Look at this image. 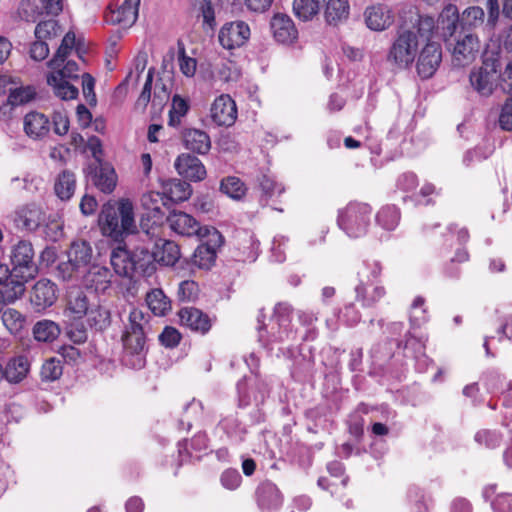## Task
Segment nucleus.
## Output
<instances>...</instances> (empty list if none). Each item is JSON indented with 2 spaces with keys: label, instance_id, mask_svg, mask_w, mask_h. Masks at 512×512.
<instances>
[{
  "label": "nucleus",
  "instance_id": "obj_1",
  "mask_svg": "<svg viewBox=\"0 0 512 512\" xmlns=\"http://www.w3.org/2000/svg\"><path fill=\"white\" fill-rule=\"evenodd\" d=\"M151 330L150 315L133 308L128 316V324L122 334L123 356L125 366L142 369L146 364V336Z\"/></svg>",
  "mask_w": 512,
  "mask_h": 512
},
{
  "label": "nucleus",
  "instance_id": "obj_2",
  "mask_svg": "<svg viewBox=\"0 0 512 512\" xmlns=\"http://www.w3.org/2000/svg\"><path fill=\"white\" fill-rule=\"evenodd\" d=\"M102 234L114 242L124 241L128 236L138 234L131 200L122 198L103 204L98 216Z\"/></svg>",
  "mask_w": 512,
  "mask_h": 512
},
{
  "label": "nucleus",
  "instance_id": "obj_3",
  "mask_svg": "<svg viewBox=\"0 0 512 512\" xmlns=\"http://www.w3.org/2000/svg\"><path fill=\"white\" fill-rule=\"evenodd\" d=\"M10 264L14 283L22 284L34 279L38 274L33 245L28 240H19L10 250Z\"/></svg>",
  "mask_w": 512,
  "mask_h": 512
},
{
  "label": "nucleus",
  "instance_id": "obj_4",
  "mask_svg": "<svg viewBox=\"0 0 512 512\" xmlns=\"http://www.w3.org/2000/svg\"><path fill=\"white\" fill-rule=\"evenodd\" d=\"M418 46L416 33L408 29L399 31L387 52V63L400 70L411 68L418 53Z\"/></svg>",
  "mask_w": 512,
  "mask_h": 512
},
{
  "label": "nucleus",
  "instance_id": "obj_5",
  "mask_svg": "<svg viewBox=\"0 0 512 512\" xmlns=\"http://www.w3.org/2000/svg\"><path fill=\"white\" fill-rule=\"evenodd\" d=\"M372 208L366 203L350 202L339 210L337 224L349 237L365 235L371 222Z\"/></svg>",
  "mask_w": 512,
  "mask_h": 512
},
{
  "label": "nucleus",
  "instance_id": "obj_6",
  "mask_svg": "<svg viewBox=\"0 0 512 512\" xmlns=\"http://www.w3.org/2000/svg\"><path fill=\"white\" fill-rule=\"evenodd\" d=\"M292 307L290 304L286 302L278 303L274 308L273 319L276 321L278 325V332L268 333L266 331V326L264 324L265 314L264 309L259 310V314L257 317L258 322V339L263 345H267L272 341H284L285 339H289L293 331L291 329V313Z\"/></svg>",
  "mask_w": 512,
  "mask_h": 512
},
{
  "label": "nucleus",
  "instance_id": "obj_7",
  "mask_svg": "<svg viewBox=\"0 0 512 512\" xmlns=\"http://www.w3.org/2000/svg\"><path fill=\"white\" fill-rule=\"evenodd\" d=\"M141 242L148 240L154 250L156 262L163 266H174L181 257L180 247L174 241L158 238L154 231L142 230L139 233Z\"/></svg>",
  "mask_w": 512,
  "mask_h": 512
},
{
  "label": "nucleus",
  "instance_id": "obj_8",
  "mask_svg": "<svg viewBox=\"0 0 512 512\" xmlns=\"http://www.w3.org/2000/svg\"><path fill=\"white\" fill-rule=\"evenodd\" d=\"M237 391L238 408L244 409L254 404L259 409L270 395L271 384L266 379L256 376L250 386H247L246 383L238 382Z\"/></svg>",
  "mask_w": 512,
  "mask_h": 512
},
{
  "label": "nucleus",
  "instance_id": "obj_9",
  "mask_svg": "<svg viewBox=\"0 0 512 512\" xmlns=\"http://www.w3.org/2000/svg\"><path fill=\"white\" fill-rule=\"evenodd\" d=\"M251 35L249 25L242 20L225 23L218 34L220 45L227 50L240 48L247 43Z\"/></svg>",
  "mask_w": 512,
  "mask_h": 512
},
{
  "label": "nucleus",
  "instance_id": "obj_10",
  "mask_svg": "<svg viewBox=\"0 0 512 512\" xmlns=\"http://www.w3.org/2000/svg\"><path fill=\"white\" fill-rule=\"evenodd\" d=\"M452 56L456 66L463 67L475 59L479 51V41L472 32H459L458 38L452 39Z\"/></svg>",
  "mask_w": 512,
  "mask_h": 512
},
{
  "label": "nucleus",
  "instance_id": "obj_11",
  "mask_svg": "<svg viewBox=\"0 0 512 512\" xmlns=\"http://www.w3.org/2000/svg\"><path fill=\"white\" fill-rule=\"evenodd\" d=\"M84 173L101 192L109 194L114 191L117 175L109 163H90L84 168Z\"/></svg>",
  "mask_w": 512,
  "mask_h": 512
},
{
  "label": "nucleus",
  "instance_id": "obj_12",
  "mask_svg": "<svg viewBox=\"0 0 512 512\" xmlns=\"http://www.w3.org/2000/svg\"><path fill=\"white\" fill-rule=\"evenodd\" d=\"M442 61L441 45L428 42L419 52L416 70L421 79L431 78L438 70Z\"/></svg>",
  "mask_w": 512,
  "mask_h": 512
},
{
  "label": "nucleus",
  "instance_id": "obj_13",
  "mask_svg": "<svg viewBox=\"0 0 512 512\" xmlns=\"http://www.w3.org/2000/svg\"><path fill=\"white\" fill-rule=\"evenodd\" d=\"M57 298V285L49 279L42 278L33 285L29 299L35 312H44L55 304Z\"/></svg>",
  "mask_w": 512,
  "mask_h": 512
},
{
  "label": "nucleus",
  "instance_id": "obj_14",
  "mask_svg": "<svg viewBox=\"0 0 512 512\" xmlns=\"http://www.w3.org/2000/svg\"><path fill=\"white\" fill-rule=\"evenodd\" d=\"M437 28L446 46L450 48L452 46V39L461 31V17L456 5L447 4L442 9L437 20Z\"/></svg>",
  "mask_w": 512,
  "mask_h": 512
},
{
  "label": "nucleus",
  "instance_id": "obj_15",
  "mask_svg": "<svg viewBox=\"0 0 512 512\" xmlns=\"http://www.w3.org/2000/svg\"><path fill=\"white\" fill-rule=\"evenodd\" d=\"M181 326L200 335H206L212 328L215 318L196 307H183L178 311Z\"/></svg>",
  "mask_w": 512,
  "mask_h": 512
},
{
  "label": "nucleus",
  "instance_id": "obj_16",
  "mask_svg": "<svg viewBox=\"0 0 512 512\" xmlns=\"http://www.w3.org/2000/svg\"><path fill=\"white\" fill-rule=\"evenodd\" d=\"M255 500L262 512H273L282 506L283 495L276 484L270 480H264L255 490Z\"/></svg>",
  "mask_w": 512,
  "mask_h": 512
},
{
  "label": "nucleus",
  "instance_id": "obj_17",
  "mask_svg": "<svg viewBox=\"0 0 512 512\" xmlns=\"http://www.w3.org/2000/svg\"><path fill=\"white\" fill-rule=\"evenodd\" d=\"M211 118L218 126H231L237 119L235 101L226 94L217 97L211 107Z\"/></svg>",
  "mask_w": 512,
  "mask_h": 512
},
{
  "label": "nucleus",
  "instance_id": "obj_18",
  "mask_svg": "<svg viewBox=\"0 0 512 512\" xmlns=\"http://www.w3.org/2000/svg\"><path fill=\"white\" fill-rule=\"evenodd\" d=\"M115 243L116 246L113 247L110 255L111 265L119 276L132 278L136 274L132 252L127 249L125 240Z\"/></svg>",
  "mask_w": 512,
  "mask_h": 512
},
{
  "label": "nucleus",
  "instance_id": "obj_19",
  "mask_svg": "<svg viewBox=\"0 0 512 512\" xmlns=\"http://www.w3.org/2000/svg\"><path fill=\"white\" fill-rule=\"evenodd\" d=\"M174 167L183 178L198 182L206 177V168L201 160L189 153L180 154L174 163Z\"/></svg>",
  "mask_w": 512,
  "mask_h": 512
},
{
  "label": "nucleus",
  "instance_id": "obj_20",
  "mask_svg": "<svg viewBox=\"0 0 512 512\" xmlns=\"http://www.w3.org/2000/svg\"><path fill=\"white\" fill-rule=\"evenodd\" d=\"M13 222L21 231H35L43 220V212L36 204H28L18 208L13 216Z\"/></svg>",
  "mask_w": 512,
  "mask_h": 512
},
{
  "label": "nucleus",
  "instance_id": "obj_21",
  "mask_svg": "<svg viewBox=\"0 0 512 512\" xmlns=\"http://www.w3.org/2000/svg\"><path fill=\"white\" fill-rule=\"evenodd\" d=\"M270 28L275 40L282 44H291L298 37L294 22L286 14H275L270 21Z\"/></svg>",
  "mask_w": 512,
  "mask_h": 512
},
{
  "label": "nucleus",
  "instance_id": "obj_22",
  "mask_svg": "<svg viewBox=\"0 0 512 512\" xmlns=\"http://www.w3.org/2000/svg\"><path fill=\"white\" fill-rule=\"evenodd\" d=\"M23 127L29 138L40 140L48 136L51 130V121L44 113L31 111L25 115Z\"/></svg>",
  "mask_w": 512,
  "mask_h": 512
},
{
  "label": "nucleus",
  "instance_id": "obj_23",
  "mask_svg": "<svg viewBox=\"0 0 512 512\" xmlns=\"http://www.w3.org/2000/svg\"><path fill=\"white\" fill-rule=\"evenodd\" d=\"M166 221L171 230L181 236H197L202 226L191 215L182 211H172L167 216Z\"/></svg>",
  "mask_w": 512,
  "mask_h": 512
},
{
  "label": "nucleus",
  "instance_id": "obj_24",
  "mask_svg": "<svg viewBox=\"0 0 512 512\" xmlns=\"http://www.w3.org/2000/svg\"><path fill=\"white\" fill-rule=\"evenodd\" d=\"M394 346H396V342L394 343L393 340L386 339L372 348L371 357L373 364L379 367L384 373H391L393 377L400 379L401 371L393 372L391 369L390 362L394 356Z\"/></svg>",
  "mask_w": 512,
  "mask_h": 512
},
{
  "label": "nucleus",
  "instance_id": "obj_25",
  "mask_svg": "<svg viewBox=\"0 0 512 512\" xmlns=\"http://www.w3.org/2000/svg\"><path fill=\"white\" fill-rule=\"evenodd\" d=\"M111 271L100 265H92L83 276V285L95 293H105L111 286Z\"/></svg>",
  "mask_w": 512,
  "mask_h": 512
},
{
  "label": "nucleus",
  "instance_id": "obj_26",
  "mask_svg": "<svg viewBox=\"0 0 512 512\" xmlns=\"http://www.w3.org/2000/svg\"><path fill=\"white\" fill-rule=\"evenodd\" d=\"M364 17L367 27L374 31H383L393 23L391 10L383 4L367 7Z\"/></svg>",
  "mask_w": 512,
  "mask_h": 512
},
{
  "label": "nucleus",
  "instance_id": "obj_27",
  "mask_svg": "<svg viewBox=\"0 0 512 512\" xmlns=\"http://www.w3.org/2000/svg\"><path fill=\"white\" fill-rule=\"evenodd\" d=\"M184 147L200 155H206L211 149V139L207 132L195 129L185 128L182 131Z\"/></svg>",
  "mask_w": 512,
  "mask_h": 512
},
{
  "label": "nucleus",
  "instance_id": "obj_28",
  "mask_svg": "<svg viewBox=\"0 0 512 512\" xmlns=\"http://www.w3.org/2000/svg\"><path fill=\"white\" fill-rule=\"evenodd\" d=\"M350 15L348 0H328L324 10V18L328 25L338 26L346 22Z\"/></svg>",
  "mask_w": 512,
  "mask_h": 512
},
{
  "label": "nucleus",
  "instance_id": "obj_29",
  "mask_svg": "<svg viewBox=\"0 0 512 512\" xmlns=\"http://www.w3.org/2000/svg\"><path fill=\"white\" fill-rule=\"evenodd\" d=\"M97 300L95 295L88 296L81 290L72 291L68 296L67 306L75 319L81 320L91 309L92 305Z\"/></svg>",
  "mask_w": 512,
  "mask_h": 512
},
{
  "label": "nucleus",
  "instance_id": "obj_30",
  "mask_svg": "<svg viewBox=\"0 0 512 512\" xmlns=\"http://www.w3.org/2000/svg\"><path fill=\"white\" fill-rule=\"evenodd\" d=\"M62 333V327L50 319L37 321L32 328L34 339L40 343H52Z\"/></svg>",
  "mask_w": 512,
  "mask_h": 512
},
{
  "label": "nucleus",
  "instance_id": "obj_31",
  "mask_svg": "<svg viewBox=\"0 0 512 512\" xmlns=\"http://www.w3.org/2000/svg\"><path fill=\"white\" fill-rule=\"evenodd\" d=\"M140 0H124L116 11L112 12L111 22L123 26L133 25L138 17Z\"/></svg>",
  "mask_w": 512,
  "mask_h": 512
},
{
  "label": "nucleus",
  "instance_id": "obj_32",
  "mask_svg": "<svg viewBox=\"0 0 512 512\" xmlns=\"http://www.w3.org/2000/svg\"><path fill=\"white\" fill-rule=\"evenodd\" d=\"M85 316L90 328L98 332L108 329L112 322L110 310L100 305L98 299Z\"/></svg>",
  "mask_w": 512,
  "mask_h": 512
},
{
  "label": "nucleus",
  "instance_id": "obj_33",
  "mask_svg": "<svg viewBox=\"0 0 512 512\" xmlns=\"http://www.w3.org/2000/svg\"><path fill=\"white\" fill-rule=\"evenodd\" d=\"M30 363L25 356H17L10 359L3 369V378L9 383L21 382L29 372Z\"/></svg>",
  "mask_w": 512,
  "mask_h": 512
},
{
  "label": "nucleus",
  "instance_id": "obj_34",
  "mask_svg": "<svg viewBox=\"0 0 512 512\" xmlns=\"http://www.w3.org/2000/svg\"><path fill=\"white\" fill-rule=\"evenodd\" d=\"M163 189V195L174 203L187 200L192 193L191 185L180 179H169L164 183Z\"/></svg>",
  "mask_w": 512,
  "mask_h": 512
},
{
  "label": "nucleus",
  "instance_id": "obj_35",
  "mask_svg": "<svg viewBox=\"0 0 512 512\" xmlns=\"http://www.w3.org/2000/svg\"><path fill=\"white\" fill-rule=\"evenodd\" d=\"M134 263L136 264L135 273L144 274L156 262L154 250L148 240L143 242L142 246H138L132 252Z\"/></svg>",
  "mask_w": 512,
  "mask_h": 512
},
{
  "label": "nucleus",
  "instance_id": "obj_36",
  "mask_svg": "<svg viewBox=\"0 0 512 512\" xmlns=\"http://www.w3.org/2000/svg\"><path fill=\"white\" fill-rule=\"evenodd\" d=\"M76 177L70 170H63L58 174L54 183V192L56 196L63 200H69L75 192Z\"/></svg>",
  "mask_w": 512,
  "mask_h": 512
},
{
  "label": "nucleus",
  "instance_id": "obj_37",
  "mask_svg": "<svg viewBox=\"0 0 512 512\" xmlns=\"http://www.w3.org/2000/svg\"><path fill=\"white\" fill-rule=\"evenodd\" d=\"M92 247L89 242L85 240L73 241L70 249L67 252L68 258L77 264L79 269L86 267L90 264L92 259Z\"/></svg>",
  "mask_w": 512,
  "mask_h": 512
},
{
  "label": "nucleus",
  "instance_id": "obj_38",
  "mask_svg": "<svg viewBox=\"0 0 512 512\" xmlns=\"http://www.w3.org/2000/svg\"><path fill=\"white\" fill-rule=\"evenodd\" d=\"M257 187L261 191L259 203L262 207L267 206L269 200L272 199L276 194L281 195L285 191L282 185L275 182V180L267 174H261L258 176Z\"/></svg>",
  "mask_w": 512,
  "mask_h": 512
},
{
  "label": "nucleus",
  "instance_id": "obj_39",
  "mask_svg": "<svg viewBox=\"0 0 512 512\" xmlns=\"http://www.w3.org/2000/svg\"><path fill=\"white\" fill-rule=\"evenodd\" d=\"M469 81L473 89L481 96H490L497 86L498 80L473 69L469 75Z\"/></svg>",
  "mask_w": 512,
  "mask_h": 512
},
{
  "label": "nucleus",
  "instance_id": "obj_40",
  "mask_svg": "<svg viewBox=\"0 0 512 512\" xmlns=\"http://www.w3.org/2000/svg\"><path fill=\"white\" fill-rule=\"evenodd\" d=\"M35 97V90L30 87H20L12 90L7 98V102L0 107V113L6 115L10 113L13 107L28 103Z\"/></svg>",
  "mask_w": 512,
  "mask_h": 512
},
{
  "label": "nucleus",
  "instance_id": "obj_41",
  "mask_svg": "<svg viewBox=\"0 0 512 512\" xmlns=\"http://www.w3.org/2000/svg\"><path fill=\"white\" fill-rule=\"evenodd\" d=\"M369 287L368 283L362 280L355 287L356 299L365 307L374 306L385 295L384 287L374 286L371 291Z\"/></svg>",
  "mask_w": 512,
  "mask_h": 512
},
{
  "label": "nucleus",
  "instance_id": "obj_42",
  "mask_svg": "<svg viewBox=\"0 0 512 512\" xmlns=\"http://www.w3.org/2000/svg\"><path fill=\"white\" fill-rule=\"evenodd\" d=\"M19 15L26 22H37L46 15V6L43 0H23L19 7Z\"/></svg>",
  "mask_w": 512,
  "mask_h": 512
},
{
  "label": "nucleus",
  "instance_id": "obj_43",
  "mask_svg": "<svg viewBox=\"0 0 512 512\" xmlns=\"http://www.w3.org/2000/svg\"><path fill=\"white\" fill-rule=\"evenodd\" d=\"M47 83L53 88L55 95L62 100L76 99L79 94L78 88L72 85L68 79L48 74Z\"/></svg>",
  "mask_w": 512,
  "mask_h": 512
},
{
  "label": "nucleus",
  "instance_id": "obj_44",
  "mask_svg": "<svg viewBox=\"0 0 512 512\" xmlns=\"http://www.w3.org/2000/svg\"><path fill=\"white\" fill-rule=\"evenodd\" d=\"M146 302L154 315L164 316L171 309V301L161 289H154L147 294Z\"/></svg>",
  "mask_w": 512,
  "mask_h": 512
},
{
  "label": "nucleus",
  "instance_id": "obj_45",
  "mask_svg": "<svg viewBox=\"0 0 512 512\" xmlns=\"http://www.w3.org/2000/svg\"><path fill=\"white\" fill-rule=\"evenodd\" d=\"M220 191L234 200L242 199L247 192L245 183L236 176H227L220 182Z\"/></svg>",
  "mask_w": 512,
  "mask_h": 512
},
{
  "label": "nucleus",
  "instance_id": "obj_46",
  "mask_svg": "<svg viewBox=\"0 0 512 512\" xmlns=\"http://www.w3.org/2000/svg\"><path fill=\"white\" fill-rule=\"evenodd\" d=\"M2 322L13 335H21L26 323V317L18 310L7 308L1 315Z\"/></svg>",
  "mask_w": 512,
  "mask_h": 512
},
{
  "label": "nucleus",
  "instance_id": "obj_47",
  "mask_svg": "<svg viewBox=\"0 0 512 512\" xmlns=\"http://www.w3.org/2000/svg\"><path fill=\"white\" fill-rule=\"evenodd\" d=\"M485 13L479 6H471L466 8L461 16V31L471 32L477 26L484 22Z\"/></svg>",
  "mask_w": 512,
  "mask_h": 512
},
{
  "label": "nucleus",
  "instance_id": "obj_48",
  "mask_svg": "<svg viewBox=\"0 0 512 512\" xmlns=\"http://www.w3.org/2000/svg\"><path fill=\"white\" fill-rule=\"evenodd\" d=\"M400 220V211L395 205H387L380 209L376 215V222L383 229L394 230Z\"/></svg>",
  "mask_w": 512,
  "mask_h": 512
},
{
  "label": "nucleus",
  "instance_id": "obj_49",
  "mask_svg": "<svg viewBox=\"0 0 512 512\" xmlns=\"http://www.w3.org/2000/svg\"><path fill=\"white\" fill-rule=\"evenodd\" d=\"M324 0H294L293 10L295 15L304 21L311 20L320 10Z\"/></svg>",
  "mask_w": 512,
  "mask_h": 512
},
{
  "label": "nucleus",
  "instance_id": "obj_50",
  "mask_svg": "<svg viewBox=\"0 0 512 512\" xmlns=\"http://www.w3.org/2000/svg\"><path fill=\"white\" fill-rule=\"evenodd\" d=\"M314 361L311 357H305L301 354L296 356L291 367V376L296 381H304L312 374Z\"/></svg>",
  "mask_w": 512,
  "mask_h": 512
},
{
  "label": "nucleus",
  "instance_id": "obj_51",
  "mask_svg": "<svg viewBox=\"0 0 512 512\" xmlns=\"http://www.w3.org/2000/svg\"><path fill=\"white\" fill-rule=\"evenodd\" d=\"M65 336L74 344H83L88 339V332L81 320L75 319L72 322H65L62 328Z\"/></svg>",
  "mask_w": 512,
  "mask_h": 512
},
{
  "label": "nucleus",
  "instance_id": "obj_52",
  "mask_svg": "<svg viewBox=\"0 0 512 512\" xmlns=\"http://www.w3.org/2000/svg\"><path fill=\"white\" fill-rule=\"evenodd\" d=\"M216 256V250L200 244L195 250L192 260L198 268L209 270L214 265Z\"/></svg>",
  "mask_w": 512,
  "mask_h": 512
},
{
  "label": "nucleus",
  "instance_id": "obj_53",
  "mask_svg": "<svg viewBox=\"0 0 512 512\" xmlns=\"http://www.w3.org/2000/svg\"><path fill=\"white\" fill-rule=\"evenodd\" d=\"M199 16L202 17V28L205 32H214L217 26L215 8L212 0H201L199 2Z\"/></svg>",
  "mask_w": 512,
  "mask_h": 512
},
{
  "label": "nucleus",
  "instance_id": "obj_54",
  "mask_svg": "<svg viewBox=\"0 0 512 512\" xmlns=\"http://www.w3.org/2000/svg\"><path fill=\"white\" fill-rule=\"evenodd\" d=\"M197 237L202 241L201 245L207 246L217 251L224 243V237L213 226H202Z\"/></svg>",
  "mask_w": 512,
  "mask_h": 512
},
{
  "label": "nucleus",
  "instance_id": "obj_55",
  "mask_svg": "<svg viewBox=\"0 0 512 512\" xmlns=\"http://www.w3.org/2000/svg\"><path fill=\"white\" fill-rule=\"evenodd\" d=\"M61 32V26L54 18L40 20L35 27V37L41 40L51 39L58 36Z\"/></svg>",
  "mask_w": 512,
  "mask_h": 512
},
{
  "label": "nucleus",
  "instance_id": "obj_56",
  "mask_svg": "<svg viewBox=\"0 0 512 512\" xmlns=\"http://www.w3.org/2000/svg\"><path fill=\"white\" fill-rule=\"evenodd\" d=\"M9 288L0 289V314L3 313L4 307L8 304H12L18 299L22 298L25 293L26 286H22L19 283H11Z\"/></svg>",
  "mask_w": 512,
  "mask_h": 512
},
{
  "label": "nucleus",
  "instance_id": "obj_57",
  "mask_svg": "<svg viewBox=\"0 0 512 512\" xmlns=\"http://www.w3.org/2000/svg\"><path fill=\"white\" fill-rule=\"evenodd\" d=\"M63 374L62 361L52 357L44 362L41 368V379L46 382L58 380Z\"/></svg>",
  "mask_w": 512,
  "mask_h": 512
},
{
  "label": "nucleus",
  "instance_id": "obj_58",
  "mask_svg": "<svg viewBox=\"0 0 512 512\" xmlns=\"http://www.w3.org/2000/svg\"><path fill=\"white\" fill-rule=\"evenodd\" d=\"M219 425L228 437L234 439L238 443L244 441L247 430L237 419L224 418L220 421Z\"/></svg>",
  "mask_w": 512,
  "mask_h": 512
},
{
  "label": "nucleus",
  "instance_id": "obj_59",
  "mask_svg": "<svg viewBox=\"0 0 512 512\" xmlns=\"http://www.w3.org/2000/svg\"><path fill=\"white\" fill-rule=\"evenodd\" d=\"M189 110V105L186 100L179 95H174L172 98V106L169 111V126L176 127L180 124V119Z\"/></svg>",
  "mask_w": 512,
  "mask_h": 512
},
{
  "label": "nucleus",
  "instance_id": "obj_60",
  "mask_svg": "<svg viewBox=\"0 0 512 512\" xmlns=\"http://www.w3.org/2000/svg\"><path fill=\"white\" fill-rule=\"evenodd\" d=\"M484 385L491 393L502 392L505 386V377L497 369H488L483 374Z\"/></svg>",
  "mask_w": 512,
  "mask_h": 512
},
{
  "label": "nucleus",
  "instance_id": "obj_61",
  "mask_svg": "<svg viewBox=\"0 0 512 512\" xmlns=\"http://www.w3.org/2000/svg\"><path fill=\"white\" fill-rule=\"evenodd\" d=\"M474 440L479 445L494 449L501 444L502 435L495 430L482 429L475 434Z\"/></svg>",
  "mask_w": 512,
  "mask_h": 512
},
{
  "label": "nucleus",
  "instance_id": "obj_62",
  "mask_svg": "<svg viewBox=\"0 0 512 512\" xmlns=\"http://www.w3.org/2000/svg\"><path fill=\"white\" fill-rule=\"evenodd\" d=\"M500 68L501 63L499 56L491 54L484 56L482 65L477 70L499 80L501 76Z\"/></svg>",
  "mask_w": 512,
  "mask_h": 512
},
{
  "label": "nucleus",
  "instance_id": "obj_63",
  "mask_svg": "<svg viewBox=\"0 0 512 512\" xmlns=\"http://www.w3.org/2000/svg\"><path fill=\"white\" fill-rule=\"evenodd\" d=\"M181 339V333L173 326H165L163 331L158 336L160 344L169 349L177 347Z\"/></svg>",
  "mask_w": 512,
  "mask_h": 512
},
{
  "label": "nucleus",
  "instance_id": "obj_64",
  "mask_svg": "<svg viewBox=\"0 0 512 512\" xmlns=\"http://www.w3.org/2000/svg\"><path fill=\"white\" fill-rule=\"evenodd\" d=\"M199 295V286L193 280H185L179 284L178 299L182 302H194Z\"/></svg>",
  "mask_w": 512,
  "mask_h": 512
}]
</instances>
